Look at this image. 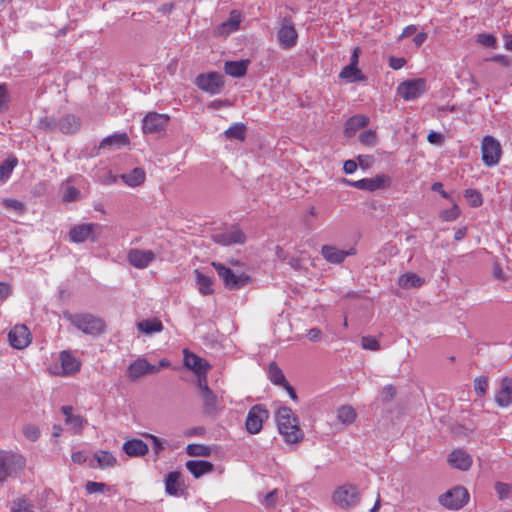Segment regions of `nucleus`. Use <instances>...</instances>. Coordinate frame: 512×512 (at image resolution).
I'll return each instance as SVG.
<instances>
[{
    "label": "nucleus",
    "instance_id": "1",
    "mask_svg": "<svg viewBox=\"0 0 512 512\" xmlns=\"http://www.w3.org/2000/svg\"><path fill=\"white\" fill-rule=\"evenodd\" d=\"M277 423L280 434L290 444L303 440L304 433L299 427L298 418L289 407H281L277 412Z\"/></svg>",
    "mask_w": 512,
    "mask_h": 512
},
{
    "label": "nucleus",
    "instance_id": "2",
    "mask_svg": "<svg viewBox=\"0 0 512 512\" xmlns=\"http://www.w3.org/2000/svg\"><path fill=\"white\" fill-rule=\"evenodd\" d=\"M64 318L84 334L91 336H98L102 334L106 328L103 319L90 313L72 314L66 312L64 313Z\"/></svg>",
    "mask_w": 512,
    "mask_h": 512
},
{
    "label": "nucleus",
    "instance_id": "3",
    "mask_svg": "<svg viewBox=\"0 0 512 512\" xmlns=\"http://www.w3.org/2000/svg\"><path fill=\"white\" fill-rule=\"evenodd\" d=\"M26 466L24 456L11 451L0 452V483L8 477L16 478Z\"/></svg>",
    "mask_w": 512,
    "mask_h": 512
},
{
    "label": "nucleus",
    "instance_id": "4",
    "mask_svg": "<svg viewBox=\"0 0 512 512\" xmlns=\"http://www.w3.org/2000/svg\"><path fill=\"white\" fill-rule=\"evenodd\" d=\"M218 276L222 280L225 288L229 290H239L242 287L251 284L252 278L244 273L235 274L230 268L218 262H212Z\"/></svg>",
    "mask_w": 512,
    "mask_h": 512
},
{
    "label": "nucleus",
    "instance_id": "5",
    "mask_svg": "<svg viewBox=\"0 0 512 512\" xmlns=\"http://www.w3.org/2000/svg\"><path fill=\"white\" fill-rule=\"evenodd\" d=\"M468 501L469 492L462 486L454 487L439 497L440 504L451 510L461 509Z\"/></svg>",
    "mask_w": 512,
    "mask_h": 512
},
{
    "label": "nucleus",
    "instance_id": "6",
    "mask_svg": "<svg viewBox=\"0 0 512 512\" xmlns=\"http://www.w3.org/2000/svg\"><path fill=\"white\" fill-rule=\"evenodd\" d=\"M482 161L492 167L499 163L502 155L501 145L493 136L487 135L481 143Z\"/></svg>",
    "mask_w": 512,
    "mask_h": 512
},
{
    "label": "nucleus",
    "instance_id": "7",
    "mask_svg": "<svg viewBox=\"0 0 512 512\" xmlns=\"http://www.w3.org/2000/svg\"><path fill=\"white\" fill-rule=\"evenodd\" d=\"M100 225L97 223H86L72 227L69 231V239L73 243H83L87 240L95 242L100 234Z\"/></svg>",
    "mask_w": 512,
    "mask_h": 512
},
{
    "label": "nucleus",
    "instance_id": "8",
    "mask_svg": "<svg viewBox=\"0 0 512 512\" xmlns=\"http://www.w3.org/2000/svg\"><path fill=\"white\" fill-rule=\"evenodd\" d=\"M426 89V80L417 78L400 83L397 87V92L404 100L409 101L419 98Z\"/></svg>",
    "mask_w": 512,
    "mask_h": 512
},
{
    "label": "nucleus",
    "instance_id": "9",
    "mask_svg": "<svg viewBox=\"0 0 512 512\" xmlns=\"http://www.w3.org/2000/svg\"><path fill=\"white\" fill-rule=\"evenodd\" d=\"M343 181L351 187L371 192L389 187L391 184L390 177L385 174L376 175L373 178H363L357 181H351L347 179H344Z\"/></svg>",
    "mask_w": 512,
    "mask_h": 512
},
{
    "label": "nucleus",
    "instance_id": "10",
    "mask_svg": "<svg viewBox=\"0 0 512 512\" xmlns=\"http://www.w3.org/2000/svg\"><path fill=\"white\" fill-rule=\"evenodd\" d=\"M195 84L199 89L211 95L220 93L224 86L223 78L217 72H209L198 75L195 79Z\"/></svg>",
    "mask_w": 512,
    "mask_h": 512
},
{
    "label": "nucleus",
    "instance_id": "11",
    "mask_svg": "<svg viewBox=\"0 0 512 512\" xmlns=\"http://www.w3.org/2000/svg\"><path fill=\"white\" fill-rule=\"evenodd\" d=\"M269 417L268 410L261 404L254 405L250 408L245 426L250 434H257L261 431L263 423Z\"/></svg>",
    "mask_w": 512,
    "mask_h": 512
},
{
    "label": "nucleus",
    "instance_id": "12",
    "mask_svg": "<svg viewBox=\"0 0 512 512\" xmlns=\"http://www.w3.org/2000/svg\"><path fill=\"white\" fill-rule=\"evenodd\" d=\"M360 500V494L356 486L343 485L333 493V501L341 508L355 506Z\"/></svg>",
    "mask_w": 512,
    "mask_h": 512
},
{
    "label": "nucleus",
    "instance_id": "13",
    "mask_svg": "<svg viewBox=\"0 0 512 512\" xmlns=\"http://www.w3.org/2000/svg\"><path fill=\"white\" fill-rule=\"evenodd\" d=\"M170 117L157 112L148 113L143 119L142 130L144 134H160L165 131Z\"/></svg>",
    "mask_w": 512,
    "mask_h": 512
},
{
    "label": "nucleus",
    "instance_id": "14",
    "mask_svg": "<svg viewBox=\"0 0 512 512\" xmlns=\"http://www.w3.org/2000/svg\"><path fill=\"white\" fill-rule=\"evenodd\" d=\"M279 45L291 49L297 44L298 33L290 19L284 18L277 33Z\"/></svg>",
    "mask_w": 512,
    "mask_h": 512
},
{
    "label": "nucleus",
    "instance_id": "15",
    "mask_svg": "<svg viewBox=\"0 0 512 512\" xmlns=\"http://www.w3.org/2000/svg\"><path fill=\"white\" fill-rule=\"evenodd\" d=\"M156 258V254L152 250H141L138 248L130 249L127 253L128 263L137 268H147Z\"/></svg>",
    "mask_w": 512,
    "mask_h": 512
},
{
    "label": "nucleus",
    "instance_id": "16",
    "mask_svg": "<svg viewBox=\"0 0 512 512\" xmlns=\"http://www.w3.org/2000/svg\"><path fill=\"white\" fill-rule=\"evenodd\" d=\"M212 239L215 243L220 245L229 246L233 244H243L246 241V236L238 228H231L213 234Z\"/></svg>",
    "mask_w": 512,
    "mask_h": 512
},
{
    "label": "nucleus",
    "instance_id": "17",
    "mask_svg": "<svg viewBox=\"0 0 512 512\" xmlns=\"http://www.w3.org/2000/svg\"><path fill=\"white\" fill-rule=\"evenodd\" d=\"M8 340L12 347L23 349L31 342V333L25 325H16L8 333Z\"/></svg>",
    "mask_w": 512,
    "mask_h": 512
},
{
    "label": "nucleus",
    "instance_id": "18",
    "mask_svg": "<svg viewBox=\"0 0 512 512\" xmlns=\"http://www.w3.org/2000/svg\"><path fill=\"white\" fill-rule=\"evenodd\" d=\"M241 21L242 15L240 11L232 10L229 18L215 28L214 35L218 37L228 36L239 29Z\"/></svg>",
    "mask_w": 512,
    "mask_h": 512
},
{
    "label": "nucleus",
    "instance_id": "19",
    "mask_svg": "<svg viewBox=\"0 0 512 512\" xmlns=\"http://www.w3.org/2000/svg\"><path fill=\"white\" fill-rule=\"evenodd\" d=\"M159 368L150 364L146 359H138L129 365L127 373L130 379L136 380L146 374H154Z\"/></svg>",
    "mask_w": 512,
    "mask_h": 512
},
{
    "label": "nucleus",
    "instance_id": "20",
    "mask_svg": "<svg viewBox=\"0 0 512 512\" xmlns=\"http://www.w3.org/2000/svg\"><path fill=\"white\" fill-rule=\"evenodd\" d=\"M183 354L184 366L192 370L195 374H200L201 372L208 371L210 369L211 366L206 360L190 352L188 349H184Z\"/></svg>",
    "mask_w": 512,
    "mask_h": 512
},
{
    "label": "nucleus",
    "instance_id": "21",
    "mask_svg": "<svg viewBox=\"0 0 512 512\" xmlns=\"http://www.w3.org/2000/svg\"><path fill=\"white\" fill-rule=\"evenodd\" d=\"M355 253L354 249H350L349 251H344L338 249L334 246L324 245L321 249V254L324 259L333 264L342 263L347 256L353 255Z\"/></svg>",
    "mask_w": 512,
    "mask_h": 512
},
{
    "label": "nucleus",
    "instance_id": "22",
    "mask_svg": "<svg viewBox=\"0 0 512 512\" xmlns=\"http://www.w3.org/2000/svg\"><path fill=\"white\" fill-rule=\"evenodd\" d=\"M448 463L456 469L466 471L472 465V458L466 451L456 449L449 454Z\"/></svg>",
    "mask_w": 512,
    "mask_h": 512
},
{
    "label": "nucleus",
    "instance_id": "23",
    "mask_svg": "<svg viewBox=\"0 0 512 512\" xmlns=\"http://www.w3.org/2000/svg\"><path fill=\"white\" fill-rule=\"evenodd\" d=\"M495 402L500 407H506L512 402V378L504 377L501 380L500 389L495 395Z\"/></svg>",
    "mask_w": 512,
    "mask_h": 512
},
{
    "label": "nucleus",
    "instance_id": "24",
    "mask_svg": "<svg viewBox=\"0 0 512 512\" xmlns=\"http://www.w3.org/2000/svg\"><path fill=\"white\" fill-rule=\"evenodd\" d=\"M60 362L64 375H74L81 367V362L70 351L60 353Z\"/></svg>",
    "mask_w": 512,
    "mask_h": 512
},
{
    "label": "nucleus",
    "instance_id": "25",
    "mask_svg": "<svg viewBox=\"0 0 512 512\" xmlns=\"http://www.w3.org/2000/svg\"><path fill=\"white\" fill-rule=\"evenodd\" d=\"M186 469L195 477L200 478L203 475L214 470L213 463L206 460H189L185 464Z\"/></svg>",
    "mask_w": 512,
    "mask_h": 512
},
{
    "label": "nucleus",
    "instance_id": "26",
    "mask_svg": "<svg viewBox=\"0 0 512 512\" xmlns=\"http://www.w3.org/2000/svg\"><path fill=\"white\" fill-rule=\"evenodd\" d=\"M369 124V118L365 115H354L345 122L344 134L350 138L355 133Z\"/></svg>",
    "mask_w": 512,
    "mask_h": 512
},
{
    "label": "nucleus",
    "instance_id": "27",
    "mask_svg": "<svg viewBox=\"0 0 512 512\" xmlns=\"http://www.w3.org/2000/svg\"><path fill=\"white\" fill-rule=\"evenodd\" d=\"M148 450V445L141 439L128 440L123 444V451L130 457L144 456Z\"/></svg>",
    "mask_w": 512,
    "mask_h": 512
},
{
    "label": "nucleus",
    "instance_id": "28",
    "mask_svg": "<svg viewBox=\"0 0 512 512\" xmlns=\"http://www.w3.org/2000/svg\"><path fill=\"white\" fill-rule=\"evenodd\" d=\"M130 143V139L127 133L113 134L105 137L99 145L100 149L108 148L110 150L127 146Z\"/></svg>",
    "mask_w": 512,
    "mask_h": 512
},
{
    "label": "nucleus",
    "instance_id": "29",
    "mask_svg": "<svg viewBox=\"0 0 512 512\" xmlns=\"http://www.w3.org/2000/svg\"><path fill=\"white\" fill-rule=\"evenodd\" d=\"M249 63V60L226 61L224 71L229 76L240 78L247 73Z\"/></svg>",
    "mask_w": 512,
    "mask_h": 512
},
{
    "label": "nucleus",
    "instance_id": "30",
    "mask_svg": "<svg viewBox=\"0 0 512 512\" xmlns=\"http://www.w3.org/2000/svg\"><path fill=\"white\" fill-rule=\"evenodd\" d=\"M203 402V411L205 414L214 416L218 411V397L210 389L200 393Z\"/></svg>",
    "mask_w": 512,
    "mask_h": 512
},
{
    "label": "nucleus",
    "instance_id": "31",
    "mask_svg": "<svg viewBox=\"0 0 512 512\" xmlns=\"http://www.w3.org/2000/svg\"><path fill=\"white\" fill-rule=\"evenodd\" d=\"M195 282L198 285L199 292L206 296L214 293L213 283L214 279L212 277L206 276L200 270H194Z\"/></svg>",
    "mask_w": 512,
    "mask_h": 512
},
{
    "label": "nucleus",
    "instance_id": "32",
    "mask_svg": "<svg viewBox=\"0 0 512 512\" xmlns=\"http://www.w3.org/2000/svg\"><path fill=\"white\" fill-rule=\"evenodd\" d=\"M80 126L79 118L72 114L65 115L58 121V127L64 134H73L80 129Z\"/></svg>",
    "mask_w": 512,
    "mask_h": 512
},
{
    "label": "nucleus",
    "instance_id": "33",
    "mask_svg": "<svg viewBox=\"0 0 512 512\" xmlns=\"http://www.w3.org/2000/svg\"><path fill=\"white\" fill-rule=\"evenodd\" d=\"M120 177L126 185L137 187L145 181L146 173L144 169L136 167L128 173L121 174Z\"/></svg>",
    "mask_w": 512,
    "mask_h": 512
},
{
    "label": "nucleus",
    "instance_id": "34",
    "mask_svg": "<svg viewBox=\"0 0 512 512\" xmlns=\"http://www.w3.org/2000/svg\"><path fill=\"white\" fill-rule=\"evenodd\" d=\"M424 284V279L415 273H406L399 277L398 285L401 288L409 289L412 287L418 288Z\"/></svg>",
    "mask_w": 512,
    "mask_h": 512
},
{
    "label": "nucleus",
    "instance_id": "35",
    "mask_svg": "<svg viewBox=\"0 0 512 512\" xmlns=\"http://www.w3.org/2000/svg\"><path fill=\"white\" fill-rule=\"evenodd\" d=\"M137 328L144 334H152L155 332H161L163 330V324L158 318L146 319L138 322Z\"/></svg>",
    "mask_w": 512,
    "mask_h": 512
},
{
    "label": "nucleus",
    "instance_id": "36",
    "mask_svg": "<svg viewBox=\"0 0 512 512\" xmlns=\"http://www.w3.org/2000/svg\"><path fill=\"white\" fill-rule=\"evenodd\" d=\"M181 474L179 472H170L165 479V489L170 495H178L182 483L180 482Z\"/></svg>",
    "mask_w": 512,
    "mask_h": 512
},
{
    "label": "nucleus",
    "instance_id": "37",
    "mask_svg": "<svg viewBox=\"0 0 512 512\" xmlns=\"http://www.w3.org/2000/svg\"><path fill=\"white\" fill-rule=\"evenodd\" d=\"M339 77L349 82L363 81L365 79L362 72L354 65V63H350L345 66L340 72Z\"/></svg>",
    "mask_w": 512,
    "mask_h": 512
},
{
    "label": "nucleus",
    "instance_id": "38",
    "mask_svg": "<svg viewBox=\"0 0 512 512\" xmlns=\"http://www.w3.org/2000/svg\"><path fill=\"white\" fill-rule=\"evenodd\" d=\"M94 458L101 469L112 468L117 464V459L109 451H98L94 454Z\"/></svg>",
    "mask_w": 512,
    "mask_h": 512
},
{
    "label": "nucleus",
    "instance_id": "39",
    "mask_svg": "<svg viewBox=\"0 0 512 512\" xmlns=\"http://www.w3.org/2000/svg\"><path fill=\"white\" fill-rule=\"evenodd\" d=\"M356 417L357 414L355 409L349 405L341 406L337 411V419L346 426L351 425L355 421Z\"/></svg>",
    "mask_w": 512,
    "mask_h": 512
},
{
    "label": "nucleus",
    "instance_id": "40",
    "mask_svg": "<svg viewBox=\"0 0 512 512\" xmlns=\"http://www.w3.org/2000/svg\"><path fill=\"white\" fill-rule=\"evenodd\" d=\"M268 375L270 381L278 386H283L285 382H288L285 378L283 371L279 368L276 362H271L269 365Z\"/></svg>",
    "mask_w": 512,
    "mask_h": 512
},
{
    "label": "nucleus",
    "instance_id": "41",
    "mask_svg": "<svg viewBox=\"0 0 512 512\" xmlns=\"http://www.w3.org/2000/svg\"><path fill=\"white\" fill-rule=\"evenodd\" d=\"M18 164V160L16 157H9L2 162L0 165V181L6 182L13 171V169Z\"/></svg>",
    "mask_w": 512,
    "mask_h": 512
},
{
    "label": "nucleus",
    "instance_id": "42",
    "mask_svg": "<svg viewBox=\"0 0 512 512\" xmlns=\"http://www.w3.org/2000/svg\"><path fill=\"white\" fill-rule=\"evenodd\" d=\"M246 126L243 123H236L225 131L228 139H236L243 141L245 139Z\"/></svg>",
    "mask_w": 512,
    "mask_h": 512
},
{
    "label": "nucleus",
    "instance_id": "43",
    "mask_svg": "<svg viewBox=\"0 0 512 512\" xmlns=\"http://www.w3.org/2000/svg\"><path fill=\"white\" fill-rule=\"evenodd\" d=\"M464 197L467 199L471 207H479L483 203L482 194L476 189H466Z\"/></svg>",
    "mask_w": 512,
    "mask_h": 512
},
{
    "label": "nucleus",
    "instance_id": "44",
    "mask_svg": "<svg viewBox=\"0 0 512 512\" xmlns=\"http://www.w3.org/2000/svg\"><path fill=\"white\" fill-rule=\"evenodd\" d=\"M186 450L191 456H209L211 454V448L202 444H189Z\"/></svg>",
    "mask_w": 512,
    "mask_h": 512
},
{
    "label": "nucleus",
    "instance_id": "45",
    "mask_svg": "<svg viewBox=\"0 0 512 512\" xmlns=\"http://www.w3.org/2000/svg\"><path fill=\"white\" fill-rule=\"evenodd\" d=\"M461 214V210L457 204H453L451 208L440 212V218L444 221H453Z\"/></svg>",
    "mask_w": 512,
    "mask_h": 512
},
{
    "label": "nucleus",
    "instance_id": "46",
    "mask_svg": "<svg viewBox=\"0 0 512 512\" xmlns=\"http://www.w3.org/2000/svg\"><path fill=\"white\" fill-rule=\"evenodd\" d=\"M488 389V377L479 376L474 380V390L480 397L484 396Z\"/></svg>",
    "mask_w": 512,
    "mask_h": 512
},
{
    "label": "nucleus",
    "instance_id": "47",
    "mask_svg": "<svg viewBox=\"0 0 512 512\" xmlns=\"http://www.w3.org/2000/svg\"><path fill=\"white\" fill-rule=\"evenodd\" d=\"M361 346L363 349L371 351H378L381 348L379 341L374 336H363Z\"/></svg>",
    "mask_w": 512,
    "mask_h": 512
},
{
    "label": "nucleus",
    "instance_id": "48",
    "mask_svg": "<svg viewBox=\"0 0 512 512\" xmlns=\"http://www.w3.org/2000/svg\"><path fill=\"white\" fill-rule=\"evenodd\" d=\"M359 140L362 144L366 146H374L377 143L376 132L371 129L366 130L360 134Z\"/></svg>",
    "mask_w": 512,
    "mask_h": 512
},
{
    "label": "nucleus",
    "instance_id": "49",
    "mask_svg": "<svg viewBox=\"0 0 512 512\" xmlns=\"http://www.w3.org/2000/svg\"><path fill=\"white\" fill-rule=\"evenodd\" d=\"M2 205L9 210H13L18 214H22L25 211V205L16 199H4Z\"/></svg>",
    "mask_w": 512,
    "mask_h": 512
},
{
    "label": "nucleus",
    "instance_id": "50",
    "mask_svg": "<svg viewBox=\"0 0 512 512\" xmlns=\"http://www.w3.org/2000/svg\"><path fill=\"white\" fill-rule=\"evenodd\" d=\"M86 491L89 494L92 493H103L109 490V486L106 483L88 481L85 485Z\"/></svg>",
    "mask_w": 512,
    "mask_h": 512
},
{
    "label": "nucleus",
    "instance_id": "51",
    "mask_svg": "<svg viewBox=\"0 0 512 512\" xmlns=\"http://www.w3.org/2000/svg\"><path fill=\"white\" fill-rule=\"evenodd\" d=\"M23 434L28 440L34 442L40 437V430L35 425L27 424L23 427Z\"/></svg>",
    "mask_w": 512,
    "mask_h": 512
},
{
    "label": "nucleus",
    "instance_id": "52",
    "mask_svg": "<svg viewBox=\"0 0 512 512\" xmlns=\"http://www.w3.org/2000/svg\"><path fill=\"white\" fill-rule=\"evenodd\" d=\"M495 490L500 500L506 499L510 496L512 486L503 482H496Z\"/></svg>",
    "mask_w": 512,
    "mask_h": 512
},
{
    "label": "nucleus",
    "instance_id": "53",
    "mask_svg": "<svg viewBox=\"0 0 512 512\" xmlns=\"http://www.w3.org/2000/svg\"><path fill=\"white\" fill-rule=\"evenodd\" d=\"M13 512H34L32 506L27 502L26 499H17L13 502Z\"/></svg>",
    "mask_w": 512,
    "mask_h": 512
},
{
    "label": "nucleus",
    "instance_id": "54",
    "mask_svg": "<svg viewBox=\"0 0 512 512\" xmlns=\"http://www.w3.org/2000/svg\"><path fill=\"white\" fill-rule=\"evenodd\" d=\"M80 198V191L74 186H67L63 194V200L66 202L77 201Z\"/></svg>",
    "mask_w": 512,
    "mask_h": 512
},
{
    "label": "nucleus",
    "instance_id": "55",
    "mask_svg": "<svg viewBox=\"0 0 512 512\" xmlns=\"http://www.w3.org/2000/svg\"><path fill=\"white\" fill-rule=\"evenodd\" d=\"M477 42L485 47H494L496 38L492 34L481 33L477 36Z\"/></svg>",
    "mask_w": 512,
    "mask_h": 512
},
{
    "label": "nucleus",
    "instance_id": "56",
    "mask_svg": "<svg viewBox=\"0 0 512 512\" xmlns=\"http://www.w3.org/2000/svg\"><path fill=\"white\" fill-rule=\"evenodd\" d=\"M9 94L5 84H0V112L8 109Z\"/></svg>",
    "mask_w": 512,
    "mask_h": 512
},
{
    "label": "nucleus",
    "instance_id": "57",
    "mask_svg": "<svg viewBox=\"0 0 512 512\" xmlns=\"http://www.w3.org/2000/svg\"><path fill=\"white\" fill-rule=\"evenodd\" d=\"M39 126L45 131H54L58 127V122L54 118L44 117L39 121Z\"/></svg>",
    "mask_w": 512,
    "mask_h": 512
},
{
    "label": "nucleus",
    "instance_id": "58",
    "mask_svg": "<svg viewBox=\"0 0 512 512\" xmlns=\"http://www.w3.org/2000/svg\"><path fill=\"white\" fill-rule=\"evenodd\" d=\"M144 436L151 440L152 449L156 455H159L164 450L163 442L160 438L152 434H145Z\"/></svg>",
    "mask_w": 512,
    "mask_h": 512
},
{
    "label": "nucleus",
    "instance_id": "59",
    "mask_svg": "<svg viewBox=\"0 0 512 512\" xmlns=\"http://www.w3.org/2000/svg\"><path fill=\"white\" fill-rule=\"evenodd\" d=\"M278 501V490L274 489L271 492L267 493L262 501V504L266 507H273Z\"/></svg>",
    "mask_w": 512,
    "mask_h": 512
},
{
    "label": "nucleus",
    "instance_id": "60",
    "mask_svg": "<svg viewBox=\"0 0 512 512\" xmlns=\"http://www.w3.org/2000/svg\"><path fill=\"white\" fill-rule=\"evenodd\" d=\"M65 423L80 431L83 428L84 419L80 415H73L71 418L65 419Z\"/></svg>",
    "mask_w": 512,
    "mask_h": 512
},
{
    "label": "nucleus",
    "instance_id": "61",
    "mask_svg": "<svg viewBox=\"0 0 512 512\" xmlns=\"http://www.w3.org/2000/svg\"><path fill=\"white\" fill-rule=\"evenodd\" d=\"M207 372L208 371H203L200 374H196L197 375V386H198L200 393H202L206 390H210V388L208 387V383H207Z\"/></svg>",
    "mask_w": 512,
    "mask_h": 512
},
{
    "label": "nucleus",
    "instance_id": "62",
    "mask_svg": "<svg viewBox=\"0 0 512 512\" xmlns=\"http://www.w3.org/2000/svg\"><path fill=\"white\" fill-rule=\"evenodd\" d=\"M374 163V157L372 155H359L357 157V164L363 168L368 169Z\"/></svg>",
    "mask_w": 512,
    "mask_h": 512
},
{
    "label": "nucleus",
    "instance_id": "63",
    "mask_svg": "<svg viewBox=\"0 0 512 512\" xmlns=\"http://www.w3.org/2000/svg\"><path fill=\"white\" fill-rule=\"evenodd\" d=\"M396 394V389L392 385H387L383 388L382 397L383 400L388 402L391 401Z\"/></svg>",
    "mask_w": 512,
    "mask_h": 512
},
{
    "label": "nucleus",
    "instance_id": "64",
    "mask_svg": "<svg viewBox=\"0 0 512 512\" xmlns=\"http://www.w3.org/2000/svg\"><path fill=\"white\" fill-rule=\"evenodd\" d=\"M406 64V59L403 57H391L389 60V66L394 69L398 70L401 69Z\"/></svg>",
    "mask_w": 512,
    "mask_h": 512
}]
</instances>
